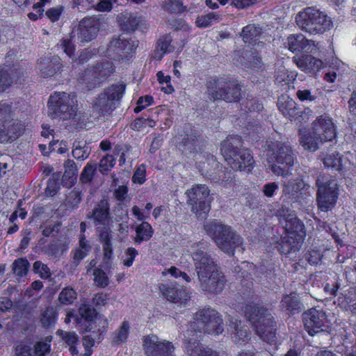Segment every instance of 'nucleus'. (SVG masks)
<instances>
[{"instance_id": "obj_30", "label": "nucleus", "mask_w": 356, "mask_h": 356, "mask_svg": "<svg viewBox=\"0 0 356 356\" xmlns=\"http://www.w3.org/2000/svg\"><path fill=\"white\" fill-rule=\"evenodd\" d=\"M186 349L191 356H220L216 351L204 347L198 341L189 342Z\"/></svg>"}, {"instance_id": "obj_27", "label": "nucleus", "mask_w": 356, "mask_h": 356, "mask_svg": "<svg viewBox=\"0 0 356 356\" xmlns=\"http://www.w3.org/2000/svg\"><path fill=\"white\" fill-rule=\"evenodd\" d=\"M172 42V40L170 36H164L159 38L153 57L156 60H161L167 53L181 51L184 45V43H183L181 46L177 47L175 43L171 44Z\"/></svg>"}, {"instance_id": "obj_48", "label": "nucleus", "mask_w": 356, "mask_h": 356, "mask_svg": "<svg viewBox=\"0 0 356 356\" xmlns=\"http://www.w3.org/2000/svg\"><path fill=\"white\" fill-rule=\"evenodd\" d=\"M63 340L70 346V351L72 355L78 353L75 344L78 341V337L74 332H65L63 336Z\"/></svg>"}, {"instance_id": "obj_29", "label": "nucleus", "mask_w": 356, "mask_h": 356, "mask_svg": "<svg viewBox=\"0 0 356 356\" xmlns=\"http://www.w3.org/2000/svg\"><path fill=\"white\" fill-rule=\"evenodd\" d=\"M296 105V102L286 95H282L277 101L279 110L290 120L298 113Z\"/></svg>"}, {"instance_id": "obj_58", "label": "nucleus", "mask_w": 356, "mask_h": 356, "mask_svg": "<svg viewBox=\"0 0 356 356\" xmlns=\"http://www.w3.org/2000/svg\"><path fill=\"white\" fill-rule=\"evenodd\" d=\"M95 170H96L95 164L88 163L85 166V168L82 172V174H81V179H82L83 181H84V182L89 181L92 179Z\"/></svg>"}, {"instance_id": "obj_23", "label": "nucleus", "mask_w": 356, "mask_h": 356, "mask_svg": "<svg viewBox=\"0 0 356 356\" xmlns=\"http://www.w3.org/2000/svg\"><path fill=\"white\" fill-rule=\"evenodd\" d=\"M163 296L172 302H180L186 305L188 300V295L185 290H179L176 282L162 284L159 286Z\"/></svg>"}, {"instance_id": "obj_19", "label": "nucleus", "mask_w": 356, "mask_h": 356, "mask_svg": "<svg viewBox=\"0 0 356 356\" xmlns=\"http://www.w3.org/2000/svg\"><path fill=\"white\" fill-rule=\"evenodd\" d=\"M99 24L96 17L83 19L77 29L78 39L82 42H88L95 39L99 29Z\"/></svg>"}, {"instance_id": "obj_5", "label": "nucleus", "mask_w": 356, "mask_h": 356, "mask_svg": "<svg viewBox=\"0 0 356 356\" xmlns=\"http://www.w3.org/2000/svg\"><path fill=\"white\" fill-rule=\"evenodd\" d=\"M207 234L224 252L233 254L236 248L242 244V238L231 227L218 220H212L204 225Z\"/></svg>"}, {"instance_id": "obj_2", "label": "nucleus", "mask_w": 356, "mask_h": 356, "mask_svg": "<svg viewBox=\"0 0 356 356\" xmlns=\"http://www.w3.org/2000/svg\"><path fill=\"white\" fill-rule=\"evenodd\" d=\"M245 316L261 339L269 343L275 341V322L266 309L255 304L248 305L245 307Z\"/></svg>"}, {"instance_id": "obj_42", "label": "nucleus", "mask_w": 356, "mask_h": 356, "mask_svg": "<svg viewBox=\"0 0 356 356\" xmlns=\"http://www.w3.org/2000/svg\"><path fill=\"white\" fill-rule=\"evenodd\" d=\"M76 298V291L70 287L63 289L59 294V301L63 305L72 304Z\"/></svg>"}, {"instance_id": "obj_25", "label": "nucleus", "mask_w": 356, "mask_h": 356, "mask_svg": "<svg viewBox=\"0 0 356 356\" xmlns=\"http://www.w3.org/2000/svg\"><path fill=\"white\" fill-rule=\"evenodd\" d=\"M289 49L292 52L305 51L312 52L316 47L314 41L305 38L302 35H292L287 39Z\"/></svg>"}, {"instance_id": "obj_57", "label": "nucleus", "mask_w": 356, "mask_h": 356, "mask_svg": "<svg viewBox=\"0 0 356 356\" xmlns=\"http://www.w3.org/2000/svg\"><path fill=\"white\" fill-rule=\"evenodd\" d=\"M153 103V97L152 96H145L139 98L137 102V106L134 108L135 113H139L143 109L152 105Z\"/></svg>"}, {"instance_id": "obj_53", "label": "nucleus", "mask_w": 356, "mask_h": 356, "mask_svg": "<svg viewBox=\"0 0 356 356\" xmlns=\"http://www.w3.org/2000/svg\"><path fill=\"white\" fill-rule=\"evenodd\" d=\"M138 254V251L134 248H129L126 250L124 255L122 257V263L127 267L132 266L135 257Z\"/></svg>"}, {"instance_id": "obj_13", "label": "nucleus", "mask_w": 356, "mask_h": 356, "mask_svg": "<svg viewBox=\"0 0 356 356\" xmlns=\"http://www.w3.org/2000/svg\"><path fill=\"white\" fill-rule=\"evenodd\" d=\"M125 90L124 85L122 83L112 85L106 88L94 100L92 104L93 112L98 115H104L113 111L115 102L122 97Z\"/></svg>"}, {"instance_id": "obj_17", "label": "nucleus", "mask_w": 356, "mask_h": 356, "mask_svg": "<svg viewBox=\"0 0 356 356\" xmlns=\"http://www.w3.org/2000/svg\"><path fill=\"white\" fill-rule=\"evenodd\" d=\"M143 348L147 356H172L174 347L165 340H160L156 335H148L143 339Z\"/></svg>"}, {"instance_id": "obj_18", "label": "nucleus", "mask_w": 356, "mask_h": 356, "mask_svg": "<svg viewBox=\"0 0 356 356\" xmlns=\"http://www.w3.org/2000/svg\"><path fill=\"white\" fill-rule=\"evenodd\" d=\"M313 134L324 142L332 141L336 138V127L332 119L327 115H322L312 122Z\"/></svg>"}, {"instance_id": "obj_4", "label": "nucleus", "mask_w": 356, "mask_h": 356, "mask_svg": "<svg viewBox=\"0 0 356 356\" xmlns=\"http://www.w3.org/2000/svg\"><path fill=\"white\" fill-rule=\"evenodd\" d=\"M268 168L277 176L286 177L294 164L291 147L286 143L276 142L269 146L266 152Z\"/></svg>"}, {"instance_id": "obj_59", "label": "nucleus", "mask_w": 356, "mask_h": 356, "mask_svg": "<svg viewBox=\"0 0 356 356\" xmlns=\"http://www.w3.org/2000/svg\"><path fill=\"white\" fill-rule=\"evenodd\" d=\"M50 147L53 151L56 150L57 152L60 154L65 153L69 149V146L66 142H59L58 140H56L54 143H51Z\"/></svg>"}, {"instance_id": "obj_14", "label": "nucleus", "mask_w": 356, "mask_h": 356, "mask_svg": "<svg viewBox=\"0 0 356 356\" xmlns=\"http://www.w3.org/2000/svg\"><path fill=\"white\" fill-rule=\"evenodd\" d=\"M136 46L135 41H129L125 35H121L112 38L106 47H102L99 51L105 56L116 58L124 54H129Z\"/></svg>"}, {"instance_id": "obj_21", "label": "nucleus", "mask_w": 356, "mask_h": 356, "mask_svg": "<svg viewBox=\"0 0 356 356\" xmlns=\"http://www.w3.org/2000/svg\"><path fill=\"white\" fill-rule=\"evenodd\" d=\"M293 61L301 71L312 75H316L325 67L322 60L311 55L294 57Z\"/></svg>"}, {"instance_id": "obj_52", "label": "nucleus", "mask_w": 356, "mask_h": 356, "mask_svg": "<svg viewBox=\"0 0 356 356\" xmlns=\"http://www.w3.org/2000/svg\"><path fill=\"white\" fill-rule=\"evenodd\" d=\"M34 272L40 275L42 278H47L50 276V270L47 265L40 261H37L33 264Z\"/></svg>"}, {"instance_id": "obj_36", "label": "nucleus", "mask_w": 356, "mask_h": 356, "mask_svg": "<svg viewBox=\"0 0 356 356\" xmlns=\"http://www.w3.org/2000/svg\"><path fill=\"white\" fill-rule=\"evenodd\" d=\"M130 324L124 321L113 334V342L116 344L126 343L129 334Z\"/></svg>"}, {"instance_id": "obj_49", "label": "nucleus", "mask_w": 356, "mask_h": 356, "mask_svg": "<svg viewBox=\"0 0 356 356\" xmlns=\"http://www.w3.org/2000/svg\"><path fill=\"white\" fill-rule=\"evenodd\" d=\"M56 321V314L53 308L47 309L41 316V322L44 327L54 325Z\"/></svg>"}, {"instance_id": "obj_12", "label": "nucleus", "mask_w": 356, "mask_h": 356, "mask_svg": "<svg viewBox=\"0 0 356 356\" xmlns=\"http://www.w3.org/2000/svg\"><path fill=\"white\" fill-rule=\"evenodd\" d=\"M277 215L280 218V222L285 229L287 236L284 238L286 242L288 239L293 240V245L290 248L291 250L296 248L295 243H299L305 236L304 225L298 220L293 211L283 207L277 211Z\"/></svg>"}, {"instance_id": "obj_40", "label": "nucleus", "mask_w": 356, "mask_h": 356, "mask_svg": "<svg viewBox=\"0 0 356 356\" xmlns=\"http://www.w3.org/2000/svg\"><path fill=\"white\" fill-rule=\"evenodd\" d=\"M99 238L103 243L104 258L105 260H110L113 255V248L111 242V236L109 233L106 231L100 234Z\"/></svg>"}, {"instance_id": "obj_37", "label": "nucleus", "mask_w": 356, "mask_h": 356, "mask_svg": "<svg viewBox=\"0 0 356 356\" xmlns=\"http://www.w3.org/2000/svg\"><path fill=\"white\" fill-rule=\"evenodd\" d=\"M92 216L97 225H105L108 222V207L106 203L99 204L93 211Z\"/></svg>"}, {"instance_id": "obj_64", "label": "nucleus", "mask_w": 356, "mask_h": 356, "mask_svg": "<svg viewBox=\"0 0 356 356\" xmlns=\"http://www.w3.org/2000/svg\"><path fill=\"white\" fill-rule=\"evenodd\" d=\"M94 343L95 341L92 337L86 336L83 338V345L85 348L84 356H90L92 353L91 348L94 346Z\"/></svg>"}, {"instance_id": "obj_3", "label": "nucleus", "mask_w": 356, "mask_h": 356, "mask_svg": "<svg viewBox=\"0 0 356 356\" xmlns=\"http://www.w3.org/2000/svg\"><path fill=\"white\" fill-rule=\"evenodd\" d=\"M238 138L229 137L221 143V154L230 167L235 170L250 172L254 166V160L248 149H238Z\"/></svg>"}, {"instance_id": "obj_32", "label": "nucleus", "mask_w": 356, "mask_h": 356, "mask_svg": "<svg viewBox=\"0 0 356 356\" xmlns=\"http://www.w3.org/2000/svg\"><path fill=\"white\" fill-rule=\"evenodd\" d=\"M136 233L134 242L138 245L142 241H149L153 236L154 230L149 222H142L136 227Z\"/></svg>"}, {"instance_id": "obj_8", "label": "nucleus", "mask_w": 356, "mask_h": 356, "mask_svg": "<svg viewBox=\"0 0 356 356\" xmlns=\"http://www.w3.org/2000/svg\"><path fill=\"white\" fill-rule=\"evenodd\" d=\"M318 187L317 202L321 211L332 209L337 202L339 188L337 180L329 176H319L316 180Z\"/></svg>"}, {"instance_id": "obj_45", "label": "nucleus", "mask_w": 356, "mask_h": 356, "mask_svg": "<svg viewBox=\"0 0 356 356\" xmlns=\"http://www.w3.org/2000/svg\"><path fill=\"white\" fill-rule=\"evenodd\" d=\"M51 339L52 337L51 336H48L43 341H38L35 345L34 354L38 356H42L48 353L50 350Z\"/></svg>"}, {"instance_id": "obj_39", "label": "nucleus", "mask_w": 356, "mask_h": 356, "mask_svg": "<svg viewBox=\"0 0 356 356\" xmlns=\"http://www.w3.org/2000/svg\"><path fill=\"white\" fill-rule=\"evenodd\" d=\"M343 64L340 62H336L329 66L327 72H325L323 79L327 83H334L337 79H339L341 76V70Z\"/></svg>"}, {"instance_id": "obj_1", "label": "nucleus", "mask_w": 356, "mask_h": 356, "mask_svg": "<svg viewBox=\"0 0 356 356\" xmlns=\"http://www.w3.org/2000/svg\"><path fill=\"white\" fill-rule=\"evenodd\" d=\"M181 247L183 254L180 264H183L182 260L186 259V256L193 259L202 290L209 293L221 291L225 287L226 280L207 252L208 243L204 241H182Z\"/></svg>"}, {"instance_id": "obj_15", "label": "nucleus", "mask_w": 356, "mask_h": 356, "mask_svg": "<svg viewBox=\"0 0 356 356\" xmlns=\"http://www.w3.org/2000/svg\"><path fill=\"white\" fill-rule=\"evenodd\" d=\"M209 88L215 98L222 99L226 102H236L241 97L240 86L234 81H225L223 79L217 80L215 86L211 83Z\"/></svg>"}, {"instance_id": "obj_6", "label": "nucleus", "mask_w": 356, "mask_h": 356, "mask_svg": "<svg viewBox=\"0 0 356 356\" xmlns=\"http://www.w3.org/2000/svg\"><path fill=\"white\" fill-rule=\"evenodd\" d=\"M77 106L76 96L74 92H56L48 101L49 114L53 118L64 120L73 118Z\"/></svg>"}, {"instance_id": "obj_56", "label": "nucleus", "mask_w": 356, "mask_h": 356, "mask_svg": "<svg viewBox=\"0 0 356 356\" xmlns=\"http://www.w3.org/2000/svg\"><path fill=\"white\" fill-rule=\"evenodd\" d=\"M221 5L227 3L234 6L239 8H243L252 4L256 0H217Z\"/></svg>"}, {"instance_id": "obj_11", "label": "nucleus", "mask_w": 356, "mask_h": 356, "mask_svg": "<svg viewBox=\"0 0 356 356\" xmlns=\"http://www.w3.org/2000/svg\"><path fill=\"white\" fill-rule=\"evenodd\" d=\"M186 195L192 211L198 218H205L211 208L209 187L204 184H197L188 189Z\"/></svg>"}, {"instance_id": "obj_33", "label": "nucleus", "mask_w": 356, "mask_h": 356, "mask_svg": "<svg viewBox=\"0 0 356 356\" xmlns=\"http://www.w3.org/2000/svg\"><path fill=\"white\" fill-rule=\"evenodd\" d=\"M281 305L282 309L293 314L299 312L301 309V304L296 293L285 296L281 302Z\"/></svg>"}, {"instance_id": "obj_31", "label": "nucleus", "mask_w": 356, "mask_h": 356, "mask_svg": "<svg viewBox=\"0 0 356 356\" xmlns=\"http://www.w3.org/2000/svg\"><path fill=\"white\" fill-rule=\"evenodd\" d=\"M339 305L346 310H356V289L350 288L346 293L341 294L338 298Z\"/></svg>"}, {"instance_id": "obj_51", "label": "nucleus", "mask_w": 356, "mask_h": 356, "mask_svg": "<svg viewBox=\"0 0 356 356\" xmlns=\"http://www.w3.org/2000/svg\"><path fill=\"white\" fill-rule=\"evenodd\" d=\"M217 19L216 15L211 13L205 15L199 16L196 21V25L200 28H206L211 25L213 21Z\"/></svg>"}, {"instance_id": "obj_16", "label": "nucleus", "mask_w": 356, "mask_h": 356, "mask_svg": "<svg viewBox=\"0 0 356 356\" xmlns=\"http://www.w3.org/2000/svg\"><path fill=\"white\" fill-rule=\"evenodd\" d=\"M305 326L309 335H314L329 327V321L325 313L321 309L312 308L303 315Z\"/></svg>"}, {"instance_id": "obj_20", "label": "nucleus", "mask_w": 356, "mask_h": 356, "mask_svg": "<svg viewBox=\"0 0 356 356\" xmlns=\"http://www.w3.org/2000/svg\"><path fill=\"white\" fill-rule=\"evenodd\" d=\"M79 313L84 320L86 331H101V328L97 327V324H102V328H104L106 324V321L100 316H97L95 309L88 305H81L79 309Z\"/></svg>"}, {"instance_id": "obj_9", "label": "nucleus", "mask_w": 356, "mask_h": 356, "mask_svg": "<svg viewBox=\"0 0 356 356\" xmlns=\"http://www.w3.org/2000/svg\"><path fill=\"white\" fill-rule=\"evenodd\" d=\"M190 326L194 331L203 330L216 335L222 334L224 330L222 316L217 311L211 309L197 312Z\"/></svg>"}, {"instance_id": "obj_26", "label": "nucleus", "mask_w": 356, "mask_h": 356, "mask_svg": "<svg viewBox=\"0 0 356 356\" xmlns=\"http://www.w3.org/2000/svg\"><path fill=\"white\" fill-rule=\"evenodd\" d=\"M62 64L57 58H40L37 67L43 77H49L56 74L61 69Z\"/></svg>"}, {"instance_id": "obj_24", "label": "nucleus", "mask_w": 356, "mask_h": 356, "mask_svg": "<svg viewBox=\"0 0 356 356\" xmlns=\"http://www.w3.org/2000/svg\"><path fill=\"white\" fill-rule=\"evenodd\" d=\"M228 332L232 341L238 345H241L249 340L250 332L245 325L241 324V321L236 318L229 320Z\"/></svg>"}, {"instance_id": "obj_38", "label": "nucleus", "mask_w": 356, "mask_h": 356, "mask_svg": "<svg viewBox=\"0 0 356 356\" xmlns=\"http://www.w3.org/2000/svg\"><path fill=\"white\" fill-rule=\"evenodd\" d=\"M261 33L260 29L253 24L245 26L242 31V37L245 43L254 44Z\"/></svg>"}, {"instance_id": "obj_10", "label": "nucleus", "mask_w": 356, "mask_h": 356, "mask_svg": "<svg viewBox=\"0 0 356 356\" xmlns=\"http://www.w3.org/2000/svg\"><path fill=\"white\" fill-rule=\"evenodd\" d=\"M114 72L112 62L102 60L86 68L80 75L79 81L86 88L91 90L100 85Z\"/></svg>"}, {"instance_id": "obj_46", "label": "nucleus", "mask_w": 356, "mask_h": 356, "mask_svg": "<svg viewBox=\"0 0 356 356\" xmlns=\"http://www.w3.org/2000/svg\"><path fill=\"white\" fill-rule=\"evenodd\" d=\"M91 249L88 242L81 236L79 241V248L74 253V259L80 261L85 258Z\"/></svg>"}, {"instance_id": "obj_7", "label": "nucleus", "mask_w": 356, "mask_h": 356, "mask_svg": "<svg viewBox=\"0 0 356 356\" xmlns=\"http://www.w3.org/2000/svg\"><path fill=\"white\" fill-rule=\"evenodd\" d=\"M298 26L311 34L323 33L330 29L332 22L324 13L310 7L305 8L296 16Z\"/></svg>"}, {"instance_id": "obj_35", "label": "nucleus", "mask_w": 356, "mask_h": 356, "mask_svg": "<svg viewBox=\"0 0 356 356\" xmlns=\"http://www.w3.org/2000/svg\"><path fill=\"white\" fill-rule=\"evenodd\" d=\"M307 188L306 184L302 179L297 177L291 179L285 183L283 186V193L284 194L293 195L301 190Z\"/></svg>"}, {"instance_id": "obj_28", "label": "nucleus", "mask_w": 356, "mask_h": 356, "mask_svg": "<svg viewBox=\"0 0 356 356\" xmlns=\"http://www.w3.org/2000/svg\"><path fill=\"white\" fill-rule=\"evenodd\" d=\"M319 137L318 136H315L313 134V130L311 129V131L307 132H300L299 141L300 145L305 149L309 150L310 152H315L318 149L319 145L325 143L322 140H319Z\"/></svg>"}, {"instance_id": "obj_47", "label": "nucleus", "mask_w": 356, "mask_h": 356, "mask_svg": "<svg viewBox=\"0 0 356 356\" xmlns=\"http://www.w3.org/2000/svg\"><path fill=\"white\" fill-rule=\"evenodd\" d=\"M115 164V159L112 156L107 154L103 157L99 164V170L102 174L107 173Z\"/></svg>"}, {"instance_id": "obj_44", "label": "nucleus", "mask_w": 356, "mask_h": 356, "mask_svg": "<svg viewBox=\"0 0 356 356\" xmlns=\"http://www.w3.org/2000/svg\"><path fill=\"white\" fill-rule=\"evenodd\" d=\"M13 266V273L17 276L22 277L26 274L29 264L27 259L21 258L15 260Z\"/></svg>"}, {"instance_id": "obj_54", "label": "nucleus", "mask_w": 356, "mask_h": 356, "mask_svg": "<svg viewBox=\"0 0 356 356\" xmlns=\"http://www.w3.org/2000/svg\"><path fill=\"white\" fill-rule=\"evenodd\" d=\"M146 167L145 165L142 164L138 167L136 170L135 171L133 177L132 181L133 182L138 184H143L146 180Z\"/></svg>"}, {"instance_id": "obj_34", "label": "nucleus", "mask_w": 356, "mask_h": 356, "mask_svg": "<svg viewBox=\"0 0 356 356\" xmlns=\"http://www.w3.org/2000/svg\"><path fill=\"white\" fill-rule=\"evenodd\" d=\"M297 75L296 71H289L284 67H281L276 72L275 83L280 86H288L296 80Z\"/></svg>"}, {"instance_id": "obj_50", "label": "nucleus", "mask_w": 356, "mask_h": 356, "mask_svg": "<svg viewBox=\"0 0 356 356\" xmlns=\"http://www.w3.org/2000/svg\"><path fill=\"white\" fill-rule=\"evenodd\" d=\"M94 281L95 283L102 288L106 287L108 284V277L106 273L99 268L95 270L94 273Z\"/></svg>"}, {"instance_id": "obj_22", "label": "nucleus", "mask_w": 356, "mask_h": 356, "mask_svg": "<svg viewBox=\"0 0 356 356\" xmlns=\"http://www.w3.org/2000/svg\"><path fill=\"white\" fill-rule=\"evenodd\" d=\"M323 163L326 168L340 171L343 168H347L349 165L353 164V156L350 152H346L343 156L336 152L331 153L323 159Z\"/></svg>"}, {"instance_id": "obj_55", "label": "nucleus", "mask_w": 356, "mask_h": 356, "mask_svg": "<svg viewBox=\"0 0 356 356\" xmlns=\"http://www.w3.org/2000/svg\"><path fill=\"white\" fill-rule=\"evenodd\" d=\"M50 2V0H40L39 2L35 3L33 6V10H35V13H30L28 16L29 19L32 20H35L38 17H40L44 11L43 6L45 3Z\"/></svg>"}, {"instance_id": "obj_41", "label": "nucleus", "mask_w": 356, "mask_h": 356, "mask_svg": "<svg viewBox=\"0 0 356 356\" xmlns=\"http://www.w3.org/2000/svg\"><path fill=\"white\" fill-rule=\"evenodd\" d=\"M13 76V70L8 72L7 70L0 69V92L6 90L7 87L10 86L14 81H18V79H15Z\"/></svg>"}, {"instance_id": "obj_60", "label": "nucleus", "mask_w": 356, "mask_h": 356, "mask_svg": "<svg viewBox=\"0 0 356 356\" xmlns=\"http://www.w3.org/2000/svg\"><path fill=\"white\" fill-rule=\"evenodd\" d=\"M60 47L69 57H72L73 56L74 51V45L71 41V40H63L61 42Z\"/></svg>"}, {"instance_id": "obj_61", "label": "nucleus", "mask_w": 356, "mask_h": 356, "mask_svg": "<svg viewBox=\"0 0 356 356\" xmlns=\"http://www.w3.org/2000/svg\"><path fill=\"white\" fill-rule=\"evenodd\" d=\"M116 0H99V2L95 6V9L100 12L110 11L112 5Z\"/></svg>"}, {"instance_id": "obj_63", "label": "nucleus", "mask_w": 356, "mask_h": 356, "mask_svg": "<svg viewBox=\"0 0 356 356\" xmlns=\"http://www.w3.org/2000/svg\"><path fill=\"white\" fill-rule=\"evenodd\" d=\"M133 215L140 221L144 220L149 218V213L143 211L138 206H134L131 209Z\"/></svg>"}, {"instance_id": "obj_43", "label": "nucleus", "mask_w": 356, "mask_h": 356, "mask_svg": "<svg viewBox=\"0 0 356 356\" xmlns=\"http://www.w3.org/2000/svg\"><path fill=\"white\" fill-rule=\"evenodd\" d=\"M15 354L17 356H31L34 354L31 343L28 341L18 343L15 346Z\"/></svg>"}, {"instance_id": "obj_62", "label": "nucleus", "mask_w": 356, "mask_h": 356, "mask_svg": "<svg viewBox=\"0 0 356 356\" xmlns=\"http://www.w3.org/2000/svg\"><path fill=\"white\" fill-rule=\"evenodd\" d=\"M296 96L301 102H312L315 99V96L312 94L309 90L307 89L298 90L296 92Z\"/></svg>"}]
</instances>
